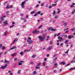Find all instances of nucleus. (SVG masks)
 Instances as JSON below:
<instances>
[{"mask_svg": "<svg viewBox=\"0 0 75 75\" xmlns=\"http://www.w3.org/2000/svg\"><path fill=\"white\" fill-rule=\"evenodd\" d=\"M7 67V64H6L4 66H2L1 67V69H5Z\"/></svg>", "mask_w": 75, "mask_h": 75, "instance_id": "nucleus-1", "label": "nucleus"}, {"mask_svg": "<svg viewBox=\"0 0 75 75\" xmlns=\"http://www.w3.org/2000/svg\"><path fill=\"white\" fill-rule=\"evenodd\" d=\"M38 38L40 40V41H43L44 39H45L44 38H43L42 37H41V36H39Z\"/></svg>", "mask_w": 75, "mask_h": 75, "instance_id": "nucleus-2", "label": "nucleus"}, {"mask_svg": "<svg viewBox=\"0 0 75 75\" xmlns=\"http://www.w3.org/2000/svg\"><path fill=\"white\" fill-rule=\"evenodd\" d=\"M38 38L40 40V41H43L44 39H45L44 38H43L42 37H41V36H39Z\"/></svg>", "mask_w": 75, "mask_h": 75, "instance_id": "nucleus-3", "label": "nucleus"}, {"mask_svg": "<svg viewBox=\"0 0 75 75\" xmlns=\"http://www.w3.org/2000/svg\"><path fill=\"white\" fill-rule=\"evenodd\" d=\"M25 1L22 2L21 6H22V7L23 8H24V5H25Z\"/></svg>", "mask_w": 75, "mask_h": 75, "instance_id": "nucleus-4", "label": "nucleus"}, {"mask_svg": "<svg viewBox=\"0 0 75 75\" xmlns=\"http://www.w3.org/2000/svg\"><path fill=\"white\" fill-rule=\"evenodd\" d=\"M4 64H6V63H7V64H10V62L9 61L5 59V62H4Z\"/></svg>", "mask_w": 75, "mask_h": 75, "instance_id": "nucleus-5", "label": "nucleus"}, {"mask_svg": "<svg viewBox=\"0 0 75 75\" xmlns=\"http://www.w3.org/2000/svg\"><path fill=\"white\" fill-rule=\"evenodd\" d=\"M58 39H59L60 41L64 40V39H62V37H60V36H59L58 37Z\"/></svg>", "mask_w": 75, "mask_h": 75, "instance_id": "nucleus-6", "label": "nucleus"}, {"mask_svg": "<svg viewBox=\"0 0 75 75\" xmlns=\"http://www.w3.org/2000/svg\"><path fill=\"white\" fill-rule=\"evenodd\" d=\"M33 33H37V34H38L39 33H40V31L38 30H35L33 31Z\"/></svg>", "mask_w": 75, "mask_h": 75, "instance_id": "nucleus-7", "label": "nucleus"}, {"mask_svg": "<svg viewBox=\"0 0 75 75\" xmlns=\"http://www.w3.org/2000/svg\"><path fill=\"white\" fill-rule=\"evenodd\" d=\"M6 17V16H2V17L1 18V20L2 21H3L4 20V18H5V17Z\"/></svg>", "mask_w": 75, "mask_h": 75, "instance_id": "nucleus-8", "label": "nucleus"}, {"mask_svg": "<svg viewBox=\"0 0 75 75\" xmlns=\"http://www.w3.org/2000/svg\"><path fill=\"white\" fill-rule=\"evenodd\" d=\"M18 41V38H16L15 39L14 41L13 42V43H15L16 41Z\"/></svg>", "mask_w": 75, "mask_h": 75, "instance_id": "nucleus-9", "label": "nucleus"}, {"mask_svg": "<svg viewBox=\"0 0 75 75\" xmlns=\"http://www.w3.org/2000/svg\"><path fill=\"white\" fill-rule=\"evenodd\" d=\"M31 38L30 37H28V39L27 40V42H30V41H31Z\"/></svg>", "mask_w": 75, "mask_h": 75, "instance_id": "nucleus-10", "label": "nucleus"}, {"mask_svg": "<svg viewBox=\"0 0 75 75\" xmlns=\"http://www.w3.org/2000/svg\"><path fill=\"white\" fill-rule=\"evenodd\" d=\"M4 25H8V24L7 23V21H6L4 22Z\"/></svg>", "mask_w": 75, "mask_h": 75, "instance_id": "nucleus-11", "label": "nucleus"}, {"mask_svg": "<svg viewBox=\"0 0 75 75\" xmlns=\"http://www.w3.org/2000/svg\"><path fill=\"white\" fill-rule=\"evenodd\" d=\"M51 48H52V46H50L47 49V51H49V50H51Z\"/></svg>", "mask_w": 75, "mask_h": 75, "instance_id": "nucleus-12", "label": "nucleus"}, {"mask_svg": "<svg viewBox=\"0 0 75 75\" xmlns=\"http://www.w3.org/2000/svg\"><path fill=\"white\" fill-rule=\"evenodd\" d=\"M60 64L61 65H65V62H64L63 61L62 62H61Z\"/></svg>", "mask_w": 75, "mask_h": 75, "instance_id": "nucleus-13", "label": "nucleus"}, {"mask_svg": "<svg viewBox=\"0 0 75 75\" xmlns=\"http://www.w3.org/2000/svg\"><path fill=\"white\" fill-rule=\"evenodd\" d=\"M33 42V40H30L29 41V42H28V44H32Z\"/></svg>", "mask_w": 75, "mask_h": 75, "instance_id": "nucleus-14", "label": "nucleus"}, {"mask_svg": "<svg viewBox=\"0 0 75 75\" xmlns=\"http://www.w3.org/2000/svg\"><path fill=\"white\" fill-rule=\"evenodd\" d=\"M73 37V36L69 35V36H68V38L69 39H71V38H72Z\"/></svg>", "mask_w": 75, "mask_h": 75, "instance_id": "nucleus-15", "label": "nucleus"}, {"mask_svg": "<svg viewBox=\"0 0 75 75\" xmlns=\"http://www.w3.org/2000/svg\"><path fill=\"white\" fill-rule=\"evenodd\" d=\"M17 47H12L10 49V50H14V49H15V48H16Z\"/></svg>", "mask_w": 75, "mask_h": 75, "instance_id": "nucleus-16", "label": "nucleus"}, {"mask_svg": "<svg viewBox=\"0 0 75 75\" xmlns=\"http://www.w3.org/2000/svg\"><path fill=\"white\" fill-rule=\"evenodd\" d=\"M52 30V28L51 27H50L47 28V30L48 31H50V30Z\"/></svg>", "mask_w": 75, "mask_h": 75, "instance_id": "nucleus-17", "label": "nucleus"}, {"mask_svg": "<svg viewBox=\"0 0 75 75\" xmlns=\"http://www.w3.org/2000/svg\"><path fill=\"white\" fill-rule=\"evenodd\" d=\"M41 63H39L38 64L37 66L38 67H39L40 65H41Z\"/></svg>", "mask_w": 75, "mask_h": 75, "instance_id": "nucleus-18", "label": "nucleus"}, {"mask_svg": "<svg viewBox=\"0 0 75 75\" xmlns=\"http://www.w3.org/2000/svg\"><path fill=\"white\" fill-rule=\"evenodd\" d=\"M35 10H34L32 12H31L30 13V14H34V13H35Z\"/></svg>", "mask_w": 75, "mask_h": 75, "instance_id": "nucleus-19", "label": "nucleus"}, {"mask_svg": "<svg viewBox=\"0 0 75 75\" xmlns=\"http://www.w3.org/2000/svg\"><path fill=\"white\" fill-rule=\"evenodd\" d=\"M56 31V30L52 28V31Z\"/></svg>", "mask_w": 75, "mask_h": 75, "instance_id": "nucleus-20", "label": "nucleus"}, {"mask_svg": "<svg viewBox=\"0 0 75 75\" xmlns=\"http://www.w3.org/2000/svg\"><path fill=\"white\" fill-rule=\"evenodd\" d=\"M6 14L7 15H8L9 14V11H8L6 12Z\"/></svg>", "mask_w": 75, "mask_h": 75, "instance_id": "nucleus-21", "label": "nucleus"}, {"mask_svg": "<svg viewBox=\"0 0 75 75\" xmlns=\"http://www.w3.org/2000/svg\"><path fill=\"white\" fill-rule=\"evenodd\" d=\"M6 48V47L5 46H3L2 47V50H4V49H5Z\"/></svg>", "mask_w": 75, "mask_h": 75, "instance_id": "nucleus-22", "label": "nucleus"}, {"mask_svg": "<svg viewBox=\"0 0 75 75\" xmlns=\"http://www.w3.org/2000/svg\"><path fill=\"white\" fill-rule=\"evenodd\" d=\"M43 66H45V62H44L42 63Z\"/></svg>", "mask_w": 75, "mask_h": 75, "instance_id": "nucleus-23", "label": "nucleus"}, {"mask_svg": "<svg viewBox=\"0 0 75 75\" xmlns=\"http://www.w3.org/2000/svg\"><path fill=\"white\" fill-rule=\"evenodd\" d=\"M6 8H8V9L10 8V5L7 6L6 7Z\"/></svg>", "mask_w": 75, "mask_h": 75, "instance_id": "nucleus-24", "label": "nucleus"}, {"mask_svg": "<svg viewBox=\"0 0 75 75\" xmlns=\"http://www.w3.org/2000/svg\"><path fill=\"white\" fill-rule=\"evenodd\" d=\"M20 72H21V70H19L18 71V74H20Z\"/></svg>", "mask_w": 75, "mask_h": 75, "instance_id": "nucleus-25", "label": "nucleus"}, {"mask_svg": "<svg viewBox=\"0 0 75 75\" xmlns=\"http://www.w3.org/2000/svg\"><path fill=\"white\" fill-rule=\"evenodd\" d=\"M36 57V55H34L32 56V58H35Z\"/></svg>", "mask_w": 75, "mask_h": 75, "instance_id": "nucleus-26", "label": "nucleus"}, {"mask_svg": "<svg viewBox=\"0 0 75 75\" xmlns=\"http://www.w3.org/2000/svg\"><path fill=\"white\" fill-rule=\"evenodd\" d=\"M75 9H74V11H73L72 13H71L72 14H74V13H75Z\"/></svg>", "mask_w": 75, "mask_h": 75, "instance_id": "nucleus-27", "label": "nucleus"}, {"mask_svg": "<svg viewBox=\"0 0 75 75\" xmlns=\"http://www.w3.org/2000/svg\"><path fill=\"white\" fill-rule=\"evenodd\" d=\"M16 54V53H14L13 54L11 55L12 57H13V56H14Z\"/></svg>", "mask_w": 75, "mask_h": 75, "instance_id": "nucleus-28", "label": "nucleus"}, {"mask_svg": "<svg viewBox=\"0 0 75 75\" xmlns=\"http://www.w3.org/2000/svg\"><path fill=\"white\" fill-rule=\"evenodd\" d=\"M18 65H22V63H21V62H19L18 63Z\"/></svg>", "mask_w": 75, "mask_h": 75, "instance_id": "nucleus-29", "label": "nucleus"}, {"mask_svg": "<svg viewBox=\"0 0 75 75\" xmlns=\"http://www.w3.org/2000/svg\"><path fill=\"white\" fill-rule=\"evenodd\" d=\"M14 61H16L17 60V58H15L14 59Z\"/></svg>", "mask_w": 75, "mask_h": 75, "instance_id": "nucleus-30", "label": "nucleus"}, {"mask_svg": "<svg viewBox=\"0 0 75 75\" xmlns=\"http://www.w3.org/2000/svg\"><path fill=\"white\" fill-rule=\"evenodd\" d=\"M40 13H41V12L40 11H38L37 13L38 14H40Z\"/></svg>", "mask_w": 75, "mask_h": 75, "instance_id": "nucleus-31", "label": "nucleus"}, {"mask_svg": "<svg viewBox=\"0 0 75 75\" xmlns=\"http://www.w3.org/2000/svg\"><path fill=\"white\" fill-rule=\"evenodd\" d=\"M52 6H57V4H52Z\"/></svg>", "mask_w": 75, "mask_h": 75, "instance_id": "nucleus-32", "label": "nucleus"}, {"mask_svg": "<svg viewBox=\"0 0 75 75\" xmlns=\"http://www.w3.org/2000/svg\"><path fill=\"white\" fill-rule=\"evenodd\" d=\"M42 27V25H41V26H40L38 27V28L39 29L41 28Z\"/></svg>", "mask_w": 75, "mask_h": 75, "instance_id": "nucleus-33", "label": "nucleus"}, {"mask_svg": "<svg viewBox=\"0 0 75 75\" xmlns=\"http://www.w3.org/2000/svg\"><path fill=\"white\" fill-rule=\"evenodd\" d=\"M57 57H55V59H54V61H56V60H57Z\"/></svg>", "mask_w": 75, "mask_h": 75, "instance_id": "nucleus-34", "label": "nucleus"}, {"mask_svg": "<svg viewBox=\"0 0 75 75\" xmlns=\"http://www.w3.org/2000/svg\"><path fill=\"white\" fill-rule=\"evenodd\" d=\"M21 20H24L25 19L24 18H21Z\"/></svg>", "mask_w": 75, "mask_h": 75, "instance_id": "nucleus-35", "label": "nucleus"}, {"mask_svg": "<svg viewBox=\"0 0 75 75\" xmlns=\"http://www.w3.org/2000/svg\"><path fill=\"white\" fill-rule=\"evenodd\" d=\"M68 42V40H66V41L65 42V43L66 44H67V43Z\"/></svg>", "mask_w": 75, "mask_h": 75, "instance_id": "nucleus-36", "label": "nucleus"}, {"mask_svg": "<svg viewBox=\"0 0 75 75\" xmlns=\"http://www.w3.org/2000/svg\"><path fill=\"white\" fill-rule=\"evenodd\" d=\"M36 73V71H35L33 72V74H35Z\"/></svg>", "mask_w": 75, "mask_h": 75, "instance_id": "nucleus-37", "label": "nucleus"}, {"mask_svg": "<svg viewBox=\"0 0 75 75\" xmlns=\"http://www.w3.org/2000/svg\"><path fill=\"white\" fill-rule=\"evenodd\" d=\"M20 54L21 55H23V52H21L20 53Z\"/></svg>", "mask_w": 75, "mask_h": 75, "instance_id": "nucleus-38", "label": "nucleus"}, {"mask_svg": "<svg viewBox=\"0 0 75 75\" xmlns=\"http://www.w3.org/2000/svg\"><path fill=\"white\" fill-rule=\"evenodd\" d=\"M60 34H61V33H59V34H58L57 35V37H58V36H59V35H60Z\"/></svg>", "mask_w": 75, "mask_h": 75, "instance_id": "nucleus-39", "label": "nucleus"}, {"mask_svg": "<svg viewBox=\"0 0 75 75\" xmlns=\"http://www.w3.org/2000/svg\"><path fill=\"white\" fill-rule=\"evenodd\" d=\"M54 66H56L55 67H54V68H56V67H57V64H54Z\"/></svg>", "mask_w": 75, "mask_h": 75, "instance_id": "nucleus-40", "label": "nucleus"}, {"mask_svg": "<svg viewBox=\"0 0 75 75\" xmlns=\"http://www.w3.org/2000/svg\"><path fill=\"white\" fill-rule=\"evenodd\" d=\"M63 44H64L63 43H61V44H60V46H62V45H63Z\"/></svg>", "mask_w": 75, "mask_h": 75, "instance_id": "nucleus-41", "label": "nucleus"}, {"mask_svg": "<svg viewBox=\"0 0 75 75\" xmlns=\"http://www.w3.org/2000/svg\"><path fill=\"white\" fill-rule=\"evenodd\" d=\"M58 18V16H54V18Z\"/></svg>", "mask_w": 75, "mask_h": 75, "instance_id": "nucleus-42", "label": "nucleus"}, {"mask_svg": "<svg viewBox=\"0 0 75 75\" xmlns=\"http://www.w3.org/2000/svg\"><path fill=\"white\" fill-rule=\"evenodd\" d=\"M68 37V36L67 35H64V38H67Z\"/></svg>", "mask_w": 75, "mask_h": 75, "instance_id": "nucleus-43", "label": "nucleus"}, {"mask_svg": "<svg viewBox=\"0 0 75 75\" xmlns=\"http://www.w3.org/2000/svg\"><path fill=\"white\" fill-rule=\"evenodd\" d=\"M14 25H13L11 26H10V28H12V27H14Z\"/></svg>", "mask_w": 75, "mask_h": 75, "instance_id": "nucleus-44", "label": "nucleus"}, {"mask_svg": "<svg viewBox=\"0 0 75 75\" xmlns=\"http://www.w3.org/2000/svg\"><path fill=\"white\" fill-rule=\"evenodd\" d=\"M44 4H42L41 5V7H42L43 6H44Z\"/></svg>", "mask_w": 75, "mask_h": 75, "instance_id": "nucleus-45", "label": "nucleus"}, {"mask_svg": "<svg viewBox=\"0 0 75 75\" xmlns=\"http://www.w3.org/2000/svg\"><path fill=\"white\" fill-rule=\"evenodd\" d=\"M49 8H52V6H50L49 7Z\"/></svg>", "mask_w": 75, "mask_h": 75, "instance_id": "nucleus-46", "label": "nucleus"}, {"mask_svg": "<svg viewBox=\"0 0 75 75\" xmlns=\"http://www.w3.org/2000/svg\"><path fill=\"white\" fill-rule=\"evenodd\" d=\"M36 69H40V68L39 67H36Z\"/></svg>", "mask_w": 75, "mask_h": 75, "instance_id": "nucleus-47", "label": "nucleus"}, {"mask_svg": "<svg viewBox=\"0 0 75 75\" xmlns=\"http://www.w3.org/2000/svg\"><path fill=\"white\" fill-rule=\"evenodd\" d=\"M50 44H52V41L50 42Z\"/></svg>", "mask_w": 75, "mask_h": 75, "instance_id": "nucleus-48", "label": "nucleus"}, {"mask_svg": "<svg viewBox=\"0 0 75 75\" xmlns=\"http://www.w3.org/2000/svg\"><path fill=\"white\" fill-rule=\"evenodd\" d=\"M34 64V62H31V64Z\"/></svg>", "mask_w": 75, "mask_h": 75, "instance_id": "nucleus-49", "label": "nucleus"}, {"mask_svg": "<svg viewBox=\"0 0 75 75\" xmlns=\"http://www.w3.org/2000/svg\"><path fill=\"white\" fill-rule=\"evenodd\" d=\"M13 6L12 5L10 6V8H13Z\"/></svg>", "mask_w": 75, "mask_h": 75, "instance_id": "nucleus-50", "label": "nucleus"}, {"mask_svg": "<svg viewBox=\"0 0 75 75\" xmlns=\"http://www.w3.org/2000/svg\"><path fill=\"white\" fill-rule=\"evenodd\" d=\"M2 47V44H0V48H1V47Z\"/></svg>", "mask_w": 75, "mask_h": 75, "instance_id": "nucleus-51", "label": "nucleus"}, {"mask_svg": "<svg viewBox=\"0 0 75 75\" xmlns=\"http://www.w3.org/2000/svg\"><path fill=\"white\" fill-rule=\"evenodd\" d=\"M75 69V67L73 69L72 68H71L70 69V70H71L72 69Z\"/></svg>", "mask_w": 75, "mask_h": 75, "instance_id": "nucleus-52", "label": "nucleus"}, {"mask_svg": "<svg viewBox=\"0 0 75 75\" xmlns=\"http://www.w3.org/2000/svg\"><path fill=\"white\" fill-rule=\"evenodd\" d=\"M71 30L72 31H74V30H75V28H74L71 29Z\"/></svg>", "mask_w": 75, "mask_h": 75, "instance_id": "nucleus-53", "label": "nucleus"}, {"mask_svg": "<svg viewBox=\"0 0 75 75\" xmlns=\"http://www.w3.org/2000/svg\"><path fill=\"white\" fill-rule=\"evenodd\" d=\"M55 13H56V12H55V11H54L53 13H52V14H55Z\"/></svg>", "mask_w": 75, "mask_h": 75, "instance_id": "nucleus-54", "label": "nucleus"}, {"mask_svg": "<svg viewBox=\"0 0 75 75\" xmlns=\"http://www.w3.org/2000/svg\"><path fill=\"white\" fill-rule=\"evenodd\" d=\"M7 53V52H4V54H5V55H6Z\"/></svg>", "mask_w": 75, "mask_h": 75, "instance_id": "nucleus-55", "label": "nucleus"}, {"mask_svg": "<svg viewBox=\"0 0 75 75\" xmlns=\"http://www.w3.org/2000/svg\"><path fill=\"white\" fill-rule=\"evenodd\" d=\"M67 23H64V25H67Z\"/></svg>", "mask_w": 75, "mask_h": 75, "instance_id": "nucleus-56", "label": "nucleus"}, {"mask_svg": "<svg viewBox=\"0 0 75 75\" xmlns=\"http://www.w3.org/2000/svg\"><path fill=\"white\" fill-rule=\"evenodd\" d=\"M57 33H56L54 35V37H55V36H56L57 35Z\"/></svg>", "mask_w": 75, "mask_h": 75, "instance_id": "nucleus-57", "label": "nucleus"}, {"mask_svg": "<svg viewBox=\"0 0 75 75\" xmlns=\"http://www.w3.org/2000/svg\"><path fill=\"white\" fill-rule=\"evenodd\" d=\"M37 13H36L35 14V15H34V16H37Z\"/></svg>", "mask_w": 75, "mask_h": 75, "instance_id": "nucleus-58", "label": "nucleus"}, {"mask_svg": "<svg viewBox=\"0 0 75 75\" xmlns=\"http://www.w3.org/2000/svg\"><path fill=\"white\" fill-rule=\"evenodd\" d=\"M70 64H67V65H66V66H69V65H70Z\"/></svg>", "mask_w": 75, "mask_h": 75, "instance_id": "nucleus-59", "label": "nucleus"}, {"mask_svg": "<svg viewBox=\"0 0 75 75\" xmlns=\"http://www.w3.org/2000/svg\"><path fill=\"white\" fill-rule=\"evenodd\" d=\"M74 6V5H71L70 7H71L72 8L73 7V6Z\"/></svg>", "mask_w": 75, "mask_h": 75, "instance_id": "nucleus-60", "label": "nucleus"}, {"mask_svg": "<svg viewBox=\"0 0 75 75\" xmlns=\"http://www.w3.org/2000/svg\"><path fill=\"white\" fill-rule=\"evenodd\" d=\"M40 20H43V18H40Z\"/></svg>", "mask_w": 75, "mask_h": 75, "instance_id": "nucleus-61", "label": "nucleus"}, {"mask_svg": "<svg viewBox=\"0 0 75 75\" xmlns=\"http://www.w3.org/2000/svg\"><path fill=\"white\" fill-rule=\"evenodd\" d=\"M39 6V5H37L36 6V7H38Z\"/></svg>", "mask_w": 75, "mask_h": 75, "instance_id": "nucleus-62", "label": "nucleus"}, {"mask_svg": "<svg viewBox=\"0 0 75 75\" xmlns=\"http://www.w3.org/2000/svg\"><path fill=\"white\" fill-rule=\"evenodd\" d=\"M19 62H23V61H19Z\"/></svg>", "mask_w": 75, "mask_h": 75, "instance_id": "nucleus-63", "label": "nucleus"}, {"mask_svg": "<svg viewBox=\"0 0 75 75\" xmlns=\"http://www.w3.org/2000/svg\"><path fill=\"white\" fill-rule=\"evenodd\" d=\"M54 72L55 73H56V72H57V70H55L54 71Z\"/></svg>", "mask_w": 75, "mask_h": 75, "instance_id": "nucleus-64", "label": "nucleus"}]
</instances>
